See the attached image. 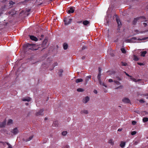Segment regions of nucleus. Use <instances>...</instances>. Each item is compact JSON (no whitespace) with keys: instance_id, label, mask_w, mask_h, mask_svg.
Returning <instances> with one entry per match:
<instances>
[{"instance_id":"nucleus-1","label":"nucleus","mask_w":148,"mask_h":148,"mask_svg":"<svg viewBox=\"0 0 148 148\" xmlns=\"http://www.w3.org/2000/svg\"><path fill=\"white\" fill-rule=\"evenodd\" d=\"M144 20H145V18L144 16H141L135 18L133 22L132 23L134 25H135L137 22H142L144 21Z\"/></svg>"},{"instance_id":"nucleus-2","label":"nucleus","mask_w":148,"mask_h":148,"mask_svg":"<svg viewBox=\"0 0 148 148\" xmlns=\"http://www.w3.org/2000/svg\"><path fill=\"white\" fill-rule=\"evenodd\" d=\"M72 20V18H69V17L65 18L64 20L65 25H67L71 24Z\"/></svg>"},{"instance_id":"nucleus-3","label":"nucleus","mask_w":148,"mask_h":148,"mask_svg":"<svg viewBox=\"0 0 148 148\" xmlns=\"http://www.w3.org/2000/svg\"><path fill=\"white\" fill-rule=\"evenodd\" d=\"M26 46L27 47V49H30L32 50H37L35 48V45H32L29 44H27Z\"/></svg>"},{"instance_id":"nucleus-4","label":"nucleus","mask_w":148,"mask_h":148,"mask_svg":"<svg viewBox=\"0 0 148 148\" xmlns=\"http://www.w3.org/2000/svg\"><path fill=\"white\" fill-rule=\"evenodd\" d=\"M75 8L74 7H71L68 8L67 10V12L68 14H70L71 13H73L75 11Z\"/></svg>"},{"instance_id":"nucleus-5","label":"nucleus","mask_w":148,"mask_h":148,"mask_svg":"<svg viewBox=\"0 0 148 148\" xmlns=\"http://www.w3.org/2000/svg\"><path fill=\"white\" fill-rule=\"evenodd\" d=\"M90 98L88 96L84 97L83 100V102L85 103H86L89 100Z\"/></svg>"},{"instance_id":"nucleus-6","label":"nucleus","mask_w":148,"mask_h":148,"mask_svg":"<svg viewBox=\"0 0 148 148\" xmlns=\"http://www.w3.org/2000/svg\"><path fill=\"white\" fill-rule=\"evenodd\" d=\"M116 21L118 24V26L119 28L121 27V24L120 20L118 18H116Z\"/></svg>"},{"instance_id":"nucleus-7","label":"nucleus","mask_w":148,"mask_h":148,"mask_svg":"<svg viewBox=\"0 0 148 148\" xmlns=\"http://www.w3.org/2000/svg\"><path fill=\"white\" fill-rule=\"evenodd\" d=\"M43 111L44 110L43 109H40L38 112L36 113V114L37 116L42 115L43 114Z\"/></svg>"},{"instance_id":"nucleus-8","label":"nucleus","mask_w":148,"mask_h":148,"mask_svg":"<svg viewBox=\"0 0 148 148\" xmlns=\"http://www.w3.org/2000/svg\"><path fill=\"white\" fill-rule=\"evenodd\" d=\"M101 73H99L98 74L97 79L99 81V84H102V81L101 80Z\"/></svg>"},{"instance_id":"nucleus-9","label":"nucleus","mask_w":148,"mask_h":148,"mask_svg":"<svg viewBox=\"0 0 148 148\" xmlns=\"http://www.w3.org/2000/svg\"><path fill=\"white\" fill-rule=\"evenodd\" d=\"M122 101L123 102L125 103H129L130 101L129 99L127 98H125L122 100Z\"/></svg>"},{"instance_id":"nucleus-10","label":"nucleus","mask_w":148,"mask_h":148,"mask_svg":"<svg viewBox=\"0 0 148 148\" xmlns=\"http://www.w3.org/2000/svg\"><path fill=\"white\" fill-rule=\"evenodd\" d=\"M31 98L29 97H26L23 98L22 100L23 101H29L31 100Z\"/></svg>"},{"instance_id":"nucleus-11","label":"nucleus","mask_w":148,"mask_h":148,"mask_svg":"<svg viewBox=\"0 0 148 148\" xmlns=\"http://www.w3.org/2000/svg\"><path fill=\"white\" fill-rule=\"evenodd\" d=\"M30 38L31 40L35 41H37L38 40L37 38L33 36H30Z\"/></svg>"},{"instance_id":"nucleus-12","label":"nucleus","mask_w":148,"mask_h":148,"mask_svg":"<svg viewBox=\"0 0 148 148\" xmlns=\"http://www.w3.org/2000/svg\"><path fill=\"white\" fill-rule=\"evenodd\" d=\"M6 123V121H4L2 122H0V127H4Z\"/></svg>"},{"instance_id":"nucleus-13","label":"nucleus","mask_w":148,"mask_h":148,"mask_svg":"<svg viewBox=\"0 0 148 148\" xmlns=\"http://www.w3.org/2000/svg\"><path fill=\"white\" fill-rule=\"evenodd\" d=\"M91 77V75H89L87 76L85 78V84H86L89 81V79H90Z\"/></svg>"},{"instance_id":"nucleus-14","label":"nucleus","mask_w":148,"mask_h":148,"mask_svg":"<svg viewBox=\"0 0 148 148\" xmlns=\"http://www.w3.org/2000/svg\"><path fill=\"white\" fill-rule=\"evenodd\" d=\"M30 1V0H25L21 2H20L19 3L20 4H23L24 5H27V3L28 2Z\"/></svg>"},{"instance_id":"nucleus-15","label":"nucleus","mask_w":148,"mask_h":148,"mask_svg":"<svg viewBox=\"0 0 148 148\" xmlns=\"http://www.w3.org/2000/svg\"><path fill=\"white\" fill-rule=\"evenodd\" d=\"M12 132L14 134H16L18 133V130L17 128L14 129Z\"/></svg>"},{"instance_id":"nucleus-16","label":"nucleus","mask_w":148,"mask_h":148,"mask_svg":"<svg viewBox=\"0 0 148 148\" xmlns=\"http://www.w3.org/2000/svg\"><path fill=\"white\" fill-rule=\"evenodd\" d=\"M125 145V142L123 141H121L120 144V147L122 148L124 147Z\"/></svg>"},{"instance_id":"nucleus-17","label":"nucleus","mask_w":148,"mask_h":148,"mask_svg":"<svg viewBox=\"0 0 148 148\" xmlns=\"http://www.w3.org/2000/svg\"><path fill=\"white\" fill-rule=\"evenodd\" d=\"M80 113L81 114L84 113V114H87L88 113V111L87 110H82L80 112Z\"/></svg>"},{"instance_id":"nucleus-18","label":"nucleus","mask_w":148,"mask_h":148,"mask_svg":"<svg viewBox=\"0 0 148 148\" xmlns=\"http://www.w3.org/2000/svg\"><path fill=\"white\" fill-rule=\"evenodd\" d=\"M58 123L57 121H55L52 124L53 127H57L58 126Z\"/></svg>"},{"instance_id":"nucleus-19","label":"nucleus","mask_w":148,"mask_h":148,"mask_svg":"<svg viewBox=\"0 0 148 148\" xmlns=\"http://www.w3.org/2000/svg\"><path fill=\"white\" fill-rule=\"evenodd\" d=\"M83 24L85 25H87L89 23V22L87 20H85L83 21Z\"/></svg>"},{"instance_id":"nucleus-20","label":"nucleus","mask_w":148,"mask_h":148,"mask_svg":"<svg viewBox=\"0 0 148 148\" xmlns=\"http://www.w3.org/2000/svg\"><path fill=\"white\" fill-rule=\"evenodd\" d=\"M83 81V79L81 78L77 79L76 80L75 82L77 83L82 82Z\"/></svg>"},{"instance_id":"nucleus-21","label":"nucleus","mask_w":148,"mask_h":148,"mask_svg":"<svg viewBox=\"0 0 148 148\" xmlns=\"http://www.w3.org/2000/svg\"><path fill=\"white\" fill-rule=\"evenodd\" d=\"M147 52L146 51L141 52V56L143 57H144L145 55L147 53Z\"/></svg>"},{"instance_id":"nucleus-22","label":"nucleus","mask_w":148,"mask_h":148,"mask_svg":"<svg viewBox=\"0 0 148 148\" xmlns=\"http://www.w3.org/2000/svg\"><path fill=\"white\" fill-rule=\"evenodd\" d=\"M47 42V39H45L42 42V45L43 47H44L46 46L45 45H46Z\"/></svg>"},{"instance_id":"nucleus-23","label":"nucleus","mask_w":148,"mask_h":148,"mask_svg":"<svg viewBox=\"0 0 148 148\" xmlns=\"http://www.w3.org/2000/svg\"><path fill=\"white\" fill-rule=\"evenodd\" d=\"M68 47V45L67 44L65 43L64 44L63 48L64 49H65V50L66 49H67Z\"/></svg>"},{"instance_id":"nucleus-24","label":"nucleus","mask_w":148,"mask_h":148,"mask_svg":"<svg viewBox=\"0 0 148 148\" xmlns=\"http://www.w3.org/2000/svg\"><path fill=\"white\" fill-rule=\"evenodd\" d=\"M63 72V70L62 69H60L59 70V75L60 76L62 75V73Z\"/></svg>"},{"instance_id":"nucleus-25","label":"nucleus","mask_w":148,"mask_h":148,"mask_svg":"<svg viewBox=\"0 0 148 148\" xmlns=\"http://www.w3.org/2000/svg\"><path fill=\"white\" fill-rule=\"evenodd\" d=\"M77 91L79 92H83L84 91V90L83 88H78L77 89Z\"/></svg>"},{"instance_id":"nucleus-26","label":"nucleus","mask_w":148,"mask_h":148,"mask_svg":"<svg viewBox=\"0 0 148 148\" xmlns=\"http://www.w3.org/2000/svg\"><path fill=\"white\" fill-rule=\"evenodd\" d=\"M8 13L10 14H11V15H14L15 13V11L14 10H12L11 11L9 12Z\"/></svg>"},{"instance_id":"nucleus-27","label":"nucleus","mask_w":148,"mask_h":148,"mask_svg":"<svg viewBox=\"0 0 148 148\" xmlns=\"http://www.w3.org/2000/svg\"><path fill=\"white\" fill-rule=\"evenodd\" d=\"M12 123V119H9L7 123V124L8 125H10Z\"/></svg>"},{"instance_id":"nucleus-28","label":"nucleus","mask_w":148,"mask_h":148,"mask_svg":"<svg viewBox=\"0 0 148 148\" xmlns=\"http://www.w3.org/2000/svg\"><path fill=\"white\" fill-rule=\"evenodd\" d=\"M108 143L112 145H114V142L112 139L108 141Z\"/></svg>"},{"instance_id":"nucleus-29","label":"nucleus","mask_w":148,"mask_h":148,"mask_svg":"<svg viewBox=\"0 0 148 148\" xmlns=\"http://www.w3.org/2000/svg\"><path fill=\"white\" fill-rule=\"evenodd\" d=\"M143 120L144 122H146L148 121V118L147 117H145L143 119Z\"/></svg>"},{"instance_id":"nucleus-30","label":"nucleus","mask_w":148,"mask_h":148,"mask_svg":"<svg viewBox=\"0 0 148 148\" xmlns=\"http://www.w3.org/2000/svg\"><path fill=\"white\" fill-rule=\"evenodd\" d=\"M121 50L122 53H126V51L125 49L123 48H121Z\"/></svg>"},{"instance_id":"nucleus-31","label":"nucleus","mask_w":148,"mask_h":148,"mask_svg":"<svg viewBox=\"0 0 148 148\" xmlns=\"http://www.w3.org/2000/svg\"><path fill=\"white\" fill-rule=\"evenodd\" d=\"M114 82L115 84H116L117 85H119L120 84V83L119 82L116 80H114Z\"/></svg>"},{"instance_id":"nucleus-32","label":"nucleus","mask_w":148,"mask_h":148,"mask_svg":"<svg viewBox=\"0 0 148 148\" xmlns=\"http://www.w3.org/2000/svg\"><path fill=\"white\" fill-rule=\"evenodd\" d=\"M130 79L132 80H133V81H134V82H137V80L135 78H134L132 77H131L130 78Z\"/></svg>"},{"instance_id":"nucleus-33","label":"nucleus","mask_w":148,"mask_h":148,"mask_svg":"<svg viewBox=\"0 0 148 148\" xmlns=\"http://www.w3.org/2000/svg\"><path fill=\"white\" fill-rule=\"evenodd\" d=\"M33 138V136H31L29 137V138L27 139L26 140V141H28L31 140Z\"/></svg>"},{"instance_id":"nucleus-34","label":"nucleus","mask_w":148,"mask_h":148,"mask_svg":"<svg viewBox=\"0 0 148 148\" xmlns=\"http://www.w3.org/2000/svg\"><path fill=\"white\" fill-rule=\"evenodd\" d=\"M121 65L123 66H126L127 65V64L126 63H124L123 62H121Z\"/></svg>"},{"instance_id":"nucleus-35","label":"nucleus","mask_w":148,"mask_h":148,"mask_svg":"<svg viewBox=\"0 0 148 148\" xmlns=\"http://www.w3.org/2000/svg\"><path fill=\"white\" fill-rule=\"evenodd\" d=\"M67 134V132L66 131H63L62 132V134L63 136H65Z\"/></svg>"},{"instance_id":"nucleus-36","label":"nucleus","mask_w":148,"mask_h":148,"mask_svg":"<svg viewBox=\"0 0 148 148\" xmlns=\"http://www.w3.org/2000/svg\"><path fill=\"white\" fill-rule=\"evenodd\" d=\"M9 4H10L9 6L10 7H11V5L14 4V3L12 1H11L9 3Z\"/></svg>"},{"instance_id":"nucleus-37","label":"nucleus","mask_w":148,"mask_h":148,"mask_svg":"<svg viewBox=\"0 0 148 148\" xmlns=\"http://www.w3.org/2000/svg\"><path fill=\"white\" fill-rule=\"evenodd\" d=\"M123 88V86L122 85L120 86L119 87H116L115 89H122Z\"/></svg>"},{"instance_id":"nucleus-38","label":"nucleus","mask_w":148,"mask_h":148,"mask_svg":"<svg viewBox=\"0 0 148 148\" xmlns=\"http://www.w3.org/2000/svg\"><path fill=\"white\" fill-rule=\"evenodd\" d=\"M7 144L8 146V148H13L11 145L9 143H6Z\"/></svg>"},{"instance_id":"nucleus-39","label":"nucleus","mask_w":148,"mask_h":148,"mask_svg":"<svg viewBox=\"0 0 148 148\" xmlns=\"http://www.w3.org/2000/svg\"><path fill=\"white\" fill-rule=\"evenodd\" d=\"M136 133V132L135 131H134L132 132L131 134L132 135H135Z\"/></svg>"},{"instance_id":"nucleus-40","label":"nucleus","mask_w":148,"mask_h":148,"mask_svg":"<svg viewBox=\"0 0 148 148\" xmlns=\"http://www.w3.org/2000/svg\"><path fill=\"white\" fill-rule=\"evenodd\" d=\"M58 64L57 62H55L53 65V68L55 66H57L58 65Z\"/></svg>"},{"instance_id":"nucleus-41","label":"nucleus","mask_w":148,"mask_h":148,"mask_svg":"<svg viewBox=\"0 0 148 148\" xmlns=\"http://www.w3.org/2000/svg\"><path fill=\"white\" fill-rule=\"evenodd\" d=\"M136 122L135 121H133L132 122V124L133 125H135L136 124Z\"/></svg>"},{"instance_id":"nucleus-42","label":"nucleus","mask_w":148,"mask_h":148,"mask_svg":"<svg viewBox=\"0 0 148 148\" xmlns=\"http://www.w3.org/2000/svg\"><path fill=\"white\" fill-rule=\"evenodd\" d=\"M138 64L139 65L141 66L144 65V64L142 63L138 62Z\"/></svg>"},{"instance_id":"nucleus-43","label":"nucleus","mask_w":148,"mask_h":148,"mask_svg":"<svg viewBox=\"0 0 148 148\" xmlns=\"http://www.w3.org/2000/svg\"><path fill=\"white\" fill-rule=\"evenodd\" d=\"M116 79L117 80H119V81H120V80H121V78H120V77H116Z\"/></svg>"},{"instance_id":"nucleus-44","label":"nucleus","mask_w":148,"mask_h":148,"mask_svg":"<svg viewBox=\"0 0 148 148\" xmlns=\"http://www.w3.org/2000/svg\"><path fill=\"white\" fill-rule=\"evenodd\" d=\"M139 101L140 103H143L144 102V101L143 99H140V100Z\"/></svg>"},{"instance_id":"nucleus-45","label":"nucleus","mask_w":148,"mask_h":148,"mask_svg":"<svg viewBox=\"0 0 148 148\" xmlns=\"http://www.w3.org/2000/svg\"><path fill=\"white\" fill-rule=\"evenodd\" d=\"M108 81L110 82H114V81H113V80L111 79H109L108 80Z\"/></svg>"},{"instance_id":"nucleus-46","label":"nucleus","mask_w":148,"mask_h":148,"mask_svg":"<svg viewBox=\"0 0 148 148\" xmlns=\"http://www.w3.org/2000/svg\"><path fill=\"white\" fill-rule=\"evenodd\" d=\"M135 32L137 34H138L140 33V32H139L138 30H135Z\"/></svg>"},{"instance_id":"nucleus-47","label":"nucleus","mask_w":148,"mask_h":148,"mask_svg":"<svg viewBox=\"0 0 148 148\" xmlns=\"http://www.w3.org/2000/svg\"><path fill=\"white\" fill-rule=\"evenodd\" d=\"M125 73V74L126 75L129 77H131V76L130 75L126 73V72L125 71L124 72Z\"/></svg>"},{"instance_id":"nucleus-48","label":"nucleus","mask_w":148,"mask_h":148,"mask_svg":"<svg viewBox=\"0 0 148 148\" xmlns=\"http://www.w3.org/2000/svg\"><path fill=\"white\" fill-rule=\"evenodd\" d=\"M146 38H143L142 39H139L138 40H145Z\"/></svg>"},{"instance_id":"nucleus-49","label":"nucleus","mask_w":148,"mask_h":148,"mask_svg":"<svg viewBox=\"0 0 148 148\" xmlns=\"http://www.w3.org/2000/svg\"><path fill=\"white\" fill-rule=\"evenodd\" d=\"M103 86H105V87H107V86L104 83H102V84H101Z\"/></svg>"},{"instance_id":"nucleus-50","label":"nucleus","mask_w":148,"mask_h":148,"mask_svg":"<svg viewBox=\"0 0 148 148\" xmlns=\"http://www.w3.org/2000/svg\"><path fill=\"white\" fill-rule=\"evenodd\" d=\"M69 145H66L65 147V148H69Z\"/></svg>"},{"instance_id":"nucleus-51","label":"nucleus","mask_w":148,"mask_h":148,"mask_svg":"<svg viewBox=\"0 0 148 148\" xmlns=\"http://www.w3.org/2000/svg\"><path fill=\"white\" fill-rule=\"evenodd\" d=\"M93 92H94L95 94H97V90H94Z\"/></svg>"},{"instance_id":"nucleus-52","label":"nucleus","mask_w":148,"mask_h":148,"mask_svg":"<svg viewBox=\"0 0 148 148\" xmlns=\"http://www.w3.org/2000/svg\"><path fill=\"white\" fill-rule=\"evenodd\" d=\"M86 48V46H84L82 48V49L83 50L85 49Z\"/></svg>"},{"instance_id":"nucleus-53","label":"nucleus","mask_w":148,"mask_h":148,"mask_svg":"<svg viewBox=\"0 0 148 148\" xmlns=\"http://www.w3.org/2000/svg\"><path fill=\"white\" fill-rule=\"evenodd\" d=\"M99 73H101V69H100V68H99Z\"/></svg>"},{"instance_id":"nucleus-54","label":"nucleus","mask_w":148,"mask_h":148,"mask_svg":"<svg viewBox=\"0 0 148 148\" xmlns=\"http://www.w3.org/2000/svg\"><path fill=\"white\" fill-rule=\"evenodd\" d=\"M131 40H126V41L127 42H130Z\"/></svg>"},{"instance_id":"nucleus-55","label":"nucleus","mask_w":148,"mask_h":148,"mask_svg":"<svg viewBox=\"0 0 148 148\" xmlns=\"http://www.w3.org/2000/svg\"><path fill=\"white\" fill-rule=\"evenodd\" d=\"M122 130V129H119L118 131H121Z\"/></svg>"},{"instance_id":"nucleus-56","label":"nucleus","mask_w":148,"mask_h":148,"mask_svg":"<svg viewBox=\"0 0 148 148\" xmlns=\"http://www.w3.org/2000/svg\"><path fill=\"white\" fill-rule=\"evenodd\" d=\"M132 39H136V37H134L133 38H132Z\"/></svg>"},{"instance_id":"nucleus-57","label":"nucleus","mask_w":148,"mask_h":148,"mask_svg":"<svg viewBox=\"0 0 148 148\" xmlns=\"http://www.w3.org/2000/svg\"><path fill=\"white\" fill-rule=\"evenodd\" d=\"M47 119L48 118L47 117H45V120H47Z\"/></svg>"},{"instance_id":"nucleus-58","label":"nucleus","mask_w":148,"mask_h":148,"mask_svg":"<svg viewBox=\"0 0 148 148\" xmlns=\"http://www.w3.org/2000/svg\"><path fill=\"white\" fill-rule=\"evenodd\" d=\"M137 80V82H139V81H141V79H138V80Z\"/></svg>"},{"instance_id":"nucleus-59","label":"nucleus","mask_w":148,"mask_h":148,"mask_svg":"<svg viewBox=\"0 0 148 148\" xmlns=\"http://www.w3.org/2000/svg\"><path fill=\"white\" fill-rule=\"evenodd\" d=\"M135 60L137 61L138 60V59L137 58H135Z\"/></svg>"},{"instance_id":"nucleus-60","label":"nucleus","mask_w":148,"mask_h":148,"mask_svg":"<svg viewBox=\"0 0 148 148\" xmlns=\"http://www.w3.org/2000/svg\"><path fill=\"white\" fill-rule=\"evenodd\" d=\"M25 105L27 106L28 105V103H25Z\"/></svg>"},{"instance_id":"nucleus-61","label":"nucleus","mask_w":148,"mask_h":148,"mask_svg":"<svg viewBox=\"0 0 148 148\" xmlns=\"http://www.w3.org/2000/svg\"><path fill=\"white\" fill-rule=\"evenodd\" d=\"M82 21H80L77 22V23H82Z\"/></svg>"},{"instance_id":"nucleus-62","label":"nucleus","mask_w":148,"mask_h":148,"mask_svg":"<svg viewBox=\"0 0 148 148\" xmlns=\"http://www.w3.org/2000/svg\"><path fill=\"white\" fill-rule=\"evenodd\" d=\"M85 58V57H82V59H84Z\"/></svg>"},{"instance_id":"nucleus-63","label":"nucleus","mask_w":148,"mask_h":148,"mask_svg":"<svg viewBox=\"0 0 148 148\" xmlns=\"http://www.w3.org/2000/svg\"><path fill=\"white\" fill-rule=\"evenodd\" d=\"M53 68H51V69L50 68V70H52L53 69Z\"/></svg>"},{"instance_id":"nucleus-64","label":"nucleus","mask_w":148,"mask_h":148,"mask_svg":"<svg viewBox=\"0 0 148 148\" xmlns=\"http://www.w3.org/2000/svg\"><path fill=\"white\" fill-rule=\"evenodd\" d=\"M49 97H48V98H47V101L48 100H49Z\"/></svg>"}]
</instances>
